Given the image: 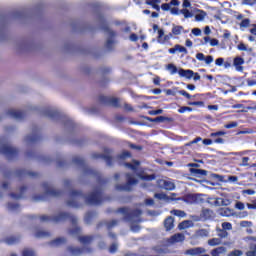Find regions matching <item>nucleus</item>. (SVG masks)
<instances>
[{"label":"nucleus","instance_id":"nucleus-6","mask_svg":"<svg viewBox=\"0 0 256 256\" xmlns=\"http://www.w3.org/2000/svg\"><path fill=\"white\" fill-rule=\"evenodd\" d=\"M127 183L124 185H116L117 191H131L133 185H137V179L131 174H126Z\"/></svg>","mask_w":256,"mask_h":256},{"label":"nucleus","instance_id":"nucleus-62","mask_svg":"<svg viewBox=\"0 0 256 256\" xmlns=\"http://www.w3.org/2000/svg\"><path fill=\"white\" fill-rule=\"evenodd\" d=\"M171 15H181V10L179 11V8H177L176 6H174L171 10H170Z\"/></svg>","mask_w":256,"mask_h":256},{"label":"nucleus","instance_id":"nucleus-55","mask_svg":"<svg viewBox=\"0 0 256 256\" xmlns=\"http://www.w3.org/2000/svg\"><path fill=\"white\" fill-rule=\"evenodd\" d=\"M23 191H25V187L21 188L20 194L12 193V194H10V196L12 197V199H21V197H23Z\"/></svg>","mask_w":256,"mask_h":256},{"label":"nucleus","instance_id":"nucleus-26","mask_svg":"<svg viewBox=\"0 0 256 256\" xmlns=\"http://www.w3.org/2000/svg\"><path fill=\"white\" fill-rule=\"evenodd\" d=\"M217 213L221 217H233V209L231 208H220Z\"/></svg>","mask_w":256,"mask_h":256},{"label":"nucleus","instance_id":"nucleus-8","mask_svg":"<svg viewBox=\"0 0 256 256\" xmlns=\"http://www.w3.org/2000/svg\"><path fill=\"white\" fill-rule=\"evenodd\" d=\"M0 153L5 155L8 159H11L14 155H17V149L7 143H2Z\"/></svg>","mask_w":256,"mask_h":256},{"label":"nucleus","instance_id":"nucleus-36","mask_svg":"<svg viewBox=\"0 0 256 256\" xmlns=\"http://www.w3.org/2000/svg\"><path fill=\"white\" fill-rule=\"evenodd\" d=\"M237 49H238V51H247V53L253 52V48L247 47V45H245V43H243V42H241L240 44L237 45Z\"/></svg>","mask_w":256,"mask_h":256},{"label":"nucleus","instance_id":"nucleus-20","mask_svg":"<svg viewBox=\"0 0 256 256\" xmlns=\"http://www.w3.org/2000/svg\"><path fill=\"white\" fill-rule=\"evenodd\" d=\"M159 185L166 191H173V189H175V183L171 180H161Z\"/></svg>","mask_w":256,"mask_h":256},{"label":"nucleus","instance_id":"nucleus-58","mask_svg":"<svg viewBox=\"0 0 256 256\" xmlns=\"http://www.w3.org/2000/svg\"><path fill=\"white\" fill-rule=\"evenodd\" d=\"M242 255H243V251L241 250H233L228 254V256H242Z\"/></svg>","mask_w":256,"mask_h":256},{"label":"nucleus","instance_id":"nucleus-37","mask_svg":"<svg viewBox=\"0 0 256 256\" xmlns=\"http://www.w3.org/2000/svg\"><path fill=\"white\" fill-rule=\"evenodd\" d=\"M5 243H7V245H15V243L19 242V237L16 236H10L8 238H6Z\"/></svg>","mask_w":256,"mask_h":256},{"label":"nucleus","instance_id":"nucleus-47","mask_svg":"<svg viewBox=\"0 0 256 256\" xmlns=\"http://www.w3.org/2000/svg\"><path fill=\"white\" fill-rule=\"evenodd\" d=\"M218 237L221 239H227L229 237V233L226 230L223 229H217Z\"/></svg>","mask_w":256,"mask_h":256},{"label":"nucleus","instance_id":"nucleus-21","mask_svg":"<svg viewBox=\"0 0 256 256\" xmlns=\"http://www.w3.org/2000/svg\"><path fill=\"white\" fill-rule=\"evenodd\" d=\"M178 75L179 77H184L185 79H193L195 72H193V70H185L183 68H179Z\"/></svg>","mask_w":256,"mask_h":256},{"label":"nucleus","instance_id":"nucleus-60","mask_svg":"<svg viewBox=\"0 0 256 256\" xmlns=\"http://www.w3.org/2000/svg\"><path fill=\"white\" fill-rule=\"evenodd\" d=\"M178 93H179V95H182V97H186V99H191V94H189L185 90H180V91H178Z\"/></svg>","mask_w":256,"mask_h":256},{"label":"nucleus","instance_id":"nucleus-61","mask_svg":"<svg viewBox=\"0 0 256 256\" xmlns=\"http://www.w3.org/2000/svg\"><path fill=\"white\" fill-rule=\"evenodd\" d=\"M131 157V153L129 151H124L122 154L119 155V159H127Z\"/></svg>","mask_w":256,"mask_h":256},{"label":"nucleus","instance_id":"nucleus-39","mask_svg":"<svg viewBox=\"0 0 256 256\" xmlns=\"http://www.w3.org/2000/svg\"><path fill=\"white\" fill-rule=\"evenodd\" d=\"M208 245L210 247H217V245H221V239L219 238H212L208 240Z\"/></svg>","mask_w":256,"mask_h":256},{"label":"nucleus","instance_id":"nucleus-1","mask_svg":"<svg viewBox=\"0 0 256 256\" xmlns=\"http://www.w3.org/2000/svg\"><path fill=\"white\" fill-rule=\"evenodd\" d=\"M70 218V221L72 222L73 229L70 230V235H79L81 233V228L77 226V217L71 216L70 214L67 213H59L56 216H47L43 215L40 217V221H53L54 223H59L61 221H65V219Z\"/></svg>","mask_w":256,"mask_h":256},{"label":"nucleus","instance_id":"nucleus-24","mask_svg":"<svg viewBox=\"0 0 256 256\" xmlns=\"http://www.w3.org/2000/svg\"><path fill=\"white\" fill-rule=\"evenodd\" d=\"M183 33H189V30H185L183 26L172 25V35H183Z\"/></svg>","mask_w":256,"mask_h":256},{"label":"nucleus","instance_id":"nucleus-38","mask_svg":"<svg viewBox=\"0 0 256 256\" xmlns=\"http://www.w3.org/2000/svg\"><path fill=\"white\" fill-rule=\"evenodd\" d=\"M65 238H57L55 240H53L50 245L52 247H59V245H63V243H65Z\"/></svg>","mask_w":256,"mask_h":256},{"label":"nucleus","instance_id":"nucleus-30","mask_svg":"<svg viewBox=\"0 0 256 256\" xmlns=\"http://www.w3.org/2000/svg\"><path fill=\"white\" fill-rule=\"evenodd\" d=\"M160 3L161 0H146L145 2L146 5H151L156 11H161V7L159 6Z\"/></svg>","mask_w":256,"mask_h":256},{"label":"nucleus","instance_id":"nucleus-14","mask_svg":"<svg viewBox=\"0 0 256 256\" xmlns=\"http://www.w3.org/2000/svg\"><path fill=\"white\" fill-rule=\"evenodd\" d=\"M43 187L46 195H51L52 197H59L61 195V192L53 188L49 183H44Z\"/></svg>","mask_w":256,"mask_h":256},{"label":"nucleus","instance_id":"nucleus-10","mask_svg":"<svg viewBox=\"0 0 256 256\" xmlns=\"http://www.w3.org/2000/svg\"><path fill=\"white\" fill-rule=\"evenodd\" d=\"M100 103L103 105H111L112 107H119V99L107 96H100Z\"/></svg>","mask_w":256,"mask_h":256},{"label":"nucleus","instance_id":"nucleus-19","mask_svg":"<svg viewBox=\"0 0 256 256\" xmlns=\"http://www.w3.org/2000/svg\"><path fill=\"white\" fill-rule=\"evenodd\" d=\"M168 53H170V55H175V53H184V55H187L188 51L187 48H185V46L176 44L173 48H170L168 50Z\"/></svg>","mask_w":256,"mask_h":256},{"label":"nucleus","instance_id":"nucleus-23","mask_svg":"<svg viewBox=\"0 0 256 256\" xmlns=\"http://www.w3.org/2000/svg\"><path fill=\"white\" fill-rule=\"evenodd\" d=\"M7 115H9V117H12V119H21L22 117H25V113L16 109L8 110Z\"/></svg>","mask_w":256,"mask_h":256},{"label":"nucleus","instance_id":"nucleus-52","mask_svg":"<svg viewBox=\"0 0 256 256\" xmlns=\"http://www.w3.org/2000/svg\"><path fill=\"white\" fill-rule=\"evenodd\" d=\"M250 24H251V20H249V18H246L241 21L240 27H243L244 29H246L247 27H249Z\"/></svg>","mask_w":256,"mask_h":256},{"label":"nucleus","instance_id":"nucleus-25","mask_svg":"<svg viewBox=\"0 0 256 256\" xmlns=\"http://www.w3.org/2000/svg\"><path fill=\"white\" fill-rule=\"evenodd\" d=\"M227 253V248L224 246L217 247L210 252V256H221Z\"/></svg>","mask_w":256,"mask_h":256},{"label":"nucleus","instance_id":"nucleus-27","mask_svg":"<svg viewBox=\"0 0 256 256\" xmlns=\"http://www.w3.org/2000/svg\"><path fill=\"white\" fill-rule=\"evenodd\" d=\"M174 223H175V219H173V217L169 216L168 218H166L164 221V227L166 231H171V229L175 227Z\"/></svg>","mask_w":256,"mask_h":256},{"label":"nucleus","instance_id":"nucleus-11","mask_svg":"<svg viewBox=\"0 0 256 256\" xmlns=\"http://www.w3.org/2000/svg\"><path fill=\"white\" fill-rule=\"evenodd\" d=\"M213 210L209 208H203L200 213V218L195 219V221H209V219H213Z\"/></svg>","mask_w":256,"mask_h":256},{"label":"nucleus","instance_id":"nucleus-48","mask_svg":"<svg viewBox=\"0 0 256 256\" xmlns=\"http://www.w3.org/2000/svg\"><path fill=\"white\" fill-rule=\"evenodd\" d=\"M241 5H246L247 7H255L256 0H241Z\"/></svg>","mask_w":256,"mask_h":256},{"label":"nucleus","instance_id":"nucleus-17","mask_svg":"<svg viewBox=\"0 0 256 256\" xmlns=\"http://www.w3.org/2000/svg\"><path fill=\"white\" fill-rule=\"evenodd\" d=\"M181 2L179 0H171L169 3H164L161 5L162 11H171L174 7H179Z\"/></svg>","mask_w":256,"mask_h":256},{"label":"nucleus","instance_id":"nucleus-50","mask_svg":"<svg viewBox=\"0 0 256 256\" xmlns=\"http://www.w3.org/2000/svg\"><path fill=\"white\" fill-rule=\"evenodd\" d=\"M73 163L76 165H85V160L82 157L76 156L73 159Z\"/></svg>","mask_w":256,"mask_h":256},{"label":"nucleus","instance_id":"nucleus-7","mask_svg":"<svg viewBox=\"0 0 256 256\" xmlns=\"http://www.w3.org/2000/svg\"><path fill=\"white\" fill-rule=\"evenodd\" d=\"M79 199H83V193L73 190L70 193V199L67 201V205L69 207H79V203L77 202Z\"/></svg>","mask_w":256,"mask_h":256},{"label":"nucleus","instance_id":"nucleus-3","mask_svg":"<svg viewBox=\"0 0 256 256\" xmlns=\"http://www.w3.org/2000/svg\"><path fill=\"white\" fill-rule=\"evenodd\" d=\"M84 199L88 205H101L103 203V192L101 188H96Z\"/></svg>","mask_w":256,"mask_h":256},{"label":"nucleus","instance_id":"nucleus-15","mask_svg":"<svg viewBox=\"0 0 256 256\" xmlns=\"http://www.w3.org/2000/svg\"><path fill=\"white\" fill-rule=\"evenodd\" d=\"M68 251L71 255H83V253H91V249L89 248H79L75 246L68 247Z\"/></svg>","mask_w":256,"mask_h":256},{"label":"nucleus","instance_id":"nucleus-16","mask_svg":"<svg viewBox=\"0 0 256 256\" xmlns=\"http://www.w3.org/2000/svg\"><path fill=\"white\" fill-rule=\"evenodd\" d=\"M104 31H106V34L108 35V37H110L107 39L106 47L107 49H111L113 47V43H115L112 38L115 37V32L111 30L109 27H105Z\"/></svg>","mask_w":256,"mask_h":256},{"label":"nucleus","instance_id":"nucleus-31","mask_svg":"<svg viewBox=\"0 0 256 256\" xmlns=\"http://www.w3.org/2000/svg\"><path fill=\"white\" fill-rule=\"evenodd\" d=\"M44 115L46 117H49L50 119H55V117H57V115H59V113L56 110L48 108V109L44 110Z\"/></svg>","mask_w":256,"mask_h":256},{"label":"nucleus","instance_id":"nucleus-44","mask_svg":"<svg viewBox=\"0 0 256 256\" xmlns=\"http://www.w3.org/2000/svg\"><path fill=\"white\" fill-rule=\"evenodd\" d=\"M22 256H37V255L35 254V250L31 248H25L22 251Z\"/></svg>","mask_w":256,"mask_h":256},{"label":"nucleus","instance_id":"nucleus-56","mask_svg":"<svg viewBox=\"0 0 256 256\" xmlns=\"http://www.w3.org/2000/svg\"><path fill=\"white\" fill-rule=\"evenodd\" d=\"M223 135H227V132L225 131L213 132L210 134V137H223Z\"/></svg>","mask_w":256,"mask_h":256},{"label":"nucleus","instance_id":"nucleus-42","mask_svg":"<svg viewBox=\"0 0 256 256\" xmlns=\"http://www.w3.org/2000/svg\"><path fill=\"white\" fill-rule=\"evenodd\" d=\"M180 14L183 15L185 19H190V17H193V13H191V11H189L187 8L180 10Z\"/></svg>","mask_w":256,"mask_h":256},{"label":"nucleus","instance_id":"nucleus-9","mask_svg":"<svg viewBox=\"0 0 256 256\" xmlns=\"http://www.w3.org/2000/svg\"><path fill=\"white\" fill-rule=\"evenodd\" d=\"M94 159H103L107 165H113V159L111 158V150L109 148L104 149V154L94 153L92 155Z\"/></svg>","mask_w":256,"mask_h":256},{"label":"nucleus","instance_id":"nucleus-29","mask_svg":"<svg viewBox=\"0 0 256 256\" xmlns=\"http://www.w3.org/2000/svg\"><path fill=\"white\" fill-rule=\"evenodd\" d=\"M209 233H210V231L208 229H199L195 232L194 237L196 239L209 237Z\"/></svg>","mask_w":256,"mask_h":256},{"label":"nucleus","instance_id":"nucleus-57","mask_svg":"<svg viewBox=\"0 0 256 256\" xmlns=\"http://www.w3.org/2000/svg\"><path fill=\"white\" fill-rule=\"evenodd\" d=\"M235 209H238V211H243L245 209V204L243 202H236Z\"/></svg>","mask_w":256,"mask_h":256},{"label":"nucleus","instance_id":"nucleus-59","mask_svg":"<svg viewBox=\"0 0 256 256\" xmlns=\"http://www.w3.org/2000/svg\"><path fill=\"white\" fill-rule=\"evenodd\" d=\"M203 61L206 63V65H211V63H213L214 61V58L211 55L205 56V59Z\"/></svg>","mask_w":256,"mask_h":256},{"label":"nucleus","instance_id":"nucleus-64","mask_svg":"<svg viewBox=\"0 0 256 256\" xmlns=\"http://www.w3.org/2000/svg\"><path fill=\"white\" fill-rule=\"evenodd\" d=\"M192 33L195 35V37H201V29L199 28H193Z\"/></svg>","mask_w":256,"mask_h":256},{"label":"nucleus","instance_id":"nucleus-45","mask_svg":"<svg viewBox=\"0 0 256 256\" xmlns=\"http://www.w3.org/2000/svg\"><path fill=\"white\" fill-rule=\"evenodd\" d=\"M20 206L16 202H10L8 203V211H19Z\"/></svg>","mask_w":256,"mask_h":256},{"label":"nucleus","instance_id":"nucleus-46","mask_svg":"<svg viewBox=\"0 0 256 256\" xmlns=\"http://www.w3.org/2000/svg\"><path fill=\"white\" fill-rule=\"evenodd\" d=\"M171 214L175 215L176 217H187V213H185L183 210H172Z\"/></svg>","mask_w":256,"mask_h":256},{"label":"nucleus","instance_id":"nucleus-54","mask_svg":"<svg viewBox=\"0 0 256 256\" xmlns=\"http://www.w3.org/2000/svg\"><path fill=\"white\" fill-rule=\"evenodd\" d=\"M249 161H251V158L243 157L242 158V163L240 164V167H249Z\"/></svg>","mask_w":256,"mask_h":256},{"label":"nucleus","instance_id":"nucleus-32","mask_svg":"<svg viewBox=\"0 0 256 256\" xmlns=\"http://www.w3.org/2000/svg\"><path fill=\"white\" fill-rule=\"evenodd\" d=\"M189 227H193V221L191 220H185L178 225V229H180V231L183 229H189Z\"/></svg>","mask_w":256,"mask_h":256},{"label":"nucleus","instance_id":"nucleus-28","mask_svg":"<svg viewBox=\"0 0 256 256\" xmlns=\"http://www.w3.org/2000/svg\"><path fill=\"white\" fill-rule=\"evenodd\" d=\"M190 173L194 175V177H206L207 171L203 169L190 168Z\"/></svg>","mask_w":256,"mask_h":256},{"label":"nucleus","instance_id":"nucleus-43","mask_svg":"<svg viewBox=\"0 0 256 256\" xmlns=\"http://www.w3.org/2000/svg\"><path fill=\"white\" fill-rule=\"evenodd\" d=\"M246 256H256V244H251L249 250L246 252Z\"/></svg>","mask_w":256,"mask_h":256},{"label":"nucleus","instance_id":"nucleus-40","mask_svg":"<svg viewBox=\"0 0 256 256\" xmlns=\"http://www.w3.org/2000/svg\"><path fill=\"white\" fill-rule=\"evenodd\" d=\"M34 235L38 239H41L43 237H49L50 234H49V232H47L45 230H38Z\"/></svg>","mask_w":256,"mask_h":256},{"label":"nucleus","instance_id":"nucleus-13","mask_svg":"<svg viewBox=\"0 0 256 256\" xmlns=\"http://www.w3.org/2000/svg\"><path fill=\"white\" fill-rule=\"evenodd\" d=\"M212 203L215 207H229V205H231V199H229V198H214Z\"/></svg>","mask_w":256,"mask_h":256},{"label":"nucleus","instance_id":"nucleus-33","mask_svg":"<svg viewBox=\"0 0 256 256\" xmlns=\"http://www.w3.org/2000/svg\"><path fill=\"white\" fill-rule=\"evenodd\" d=\"M207 17V12L203 10H198V14L195 15V21H205Z\"/></svg>","mask_w":256,"mask_h":256},{"label":"nucleus","instance_id":"nucleus-5","mask_svg":"<svg viewBox=\"0 0 256 256\" xmlns=\"http://www.w3.org/2000/svg\"><path fill=\"white\" fill-rule=\"evenodd\" d=\"M205 195L203 194H187L182 198V201L184 203H187L188 205H195V204H201L205 203Z\"/></svg>","mask_w":256,"mask_h":256},{"label":"nucleus","instance_id":"nucleus-34","mask_svg":"<svg viewBox=\"0 0 256 256\" xmlns=\"http://www.w3.org/2000/svg\"><path fill=\"white\" fill-rule=\"evenodd\" d=\"M78 241H80L82 245H89V243L93 241V238L91 236H79Z\"/></svg>","mask_w":256,"mask_h":256},{"label":"nucleus","instance_id":"nucleus-2","mask_svg":"<svg viewBox=\"0 0 256 256\" xmlns=\"http://www.w3.org/2000/svg\"><path fill=\"white\" fill-rule=\"evenodd\" d=\"M118 213H122L123 215H126L124 217L125 221H129L131 224V231L134 233H137L139 231L140 227L138 224L133 223H141V210L136 209L134 211H130L129 208H120L118 210Z\"/></svg>","mask_w":256,"mask_h":256},{"label":"nucleus","instance_id":"nucleus-63","mask_svg":"<svg viewBox=\"0 0 256 256\" xmlns=\"http://www.w3.org/2000/svg\"><path fill=\"white\" fill-rule=\"evenodd\" d=\"M148 113H149V115H153V116H155V115H161V114L163 113V109L151 110V111H149Z\"/></svg>","mask_w":256,"mask_h":256},{"label":"nucleus","instance_id":"nucleus-41","mask_svg":"<svg viewBox=\"0 0 256 256\" xmlns=\"http://www.w3.org/2000/svg\"><path fill=\"white\" fill-rule=\"evenodd\" d=\"M154 197L160 201H169L170 199L165 193H156L154 194Z\"/></svg>","mask_w":256,"mask_h":256},{"label":"nucleus","instance_id":"nucleus-18","mask_svg":"<svg viewBox=\"0 0 256 256\" xmlns=\"http://www.w3.org/2000/svg\"><path fill=\"white\" fill-rule=\"evenodd\" d=\"M203 253H207V250L203 247H196V248H191L185 251V255H203Z\"/></svg>","mask_w":256,"mask_h":256},{"label":"nucleus","instance_id":"nucleus-4","mask_svg":"<svg viewBox=\"0 0 256 256\" xmlns=\"http://www.w3.org/2000/svg\"><path fill=\"white\" fill-rule=\"evenodd\" d=\"M139 165H141V162L137 160H133L132 163H125L124 166L127 167L128 169H131L139 179H142L143 181H153L155 179V176L153 175H145L141 174L139 171Z\"/></svg>","mask_w":256,"mask_h":256},{"label":"nucleus","instance_id":"nucleus-12","mask_svg":"<svg viewBox=\"0 0 256 256\" xmlns=\"http://www.w3.org/2000/svg\"><path fill=\"white\" fill-rule=\"evenodd\" d=\"M243 65H245V59L241 56H236L233 60V66L238 73H243Z\"/></svg>","mask_w":256,"mask_h":256},{"label":"nucleus","instance_id":"nucleus-51","mask_svg":"<svg viewBox=\"0 0 256 256\" xmlns=\"http://www.w3.org/2000/svg\"><path fill=\"white\" fill-rule=\"evenodd\" d=\"M222 229L224 231H231V229H233V225L230 222H223Z\"/></svg>","mask_w":256,"mask_h":256},{"label":"nucleus","instance_id":"nucleus-53","mask_svg":"<svg viewBox=\"0 0 256 256\" xmlns=\"http://www.w3.org/2000/svg\"><path fill=\"white\" fill-rule=\"evenodd\" d=\"M187 111L191 112L193 111V108L189 106H182L178 109V113H187Z\"/></svg>","mask_w":256,"mask_h":256},{"label":"nucleus","instance_id":"nucleus-49","mask_svg":"<svg viewBox=\"0 0 256 256\" xmlns=\"http://www.w3.org/2000/svg\"><path fill=\"white\" fill-rule=\"evenodd\" d=\"M148 121H151L152 123H157V122L163 123V121H167V118L164 117V116H158V117H156L154 119L150 118V119H148Z\"/></svg>","mask_w":256,"mask_h":256},{"label":"nucleus","instance_id":"nucleus-22","mask_svg":"<svg viewBox=\"0 0 256 256\" xmlns=\"http://www.w3.org/2000/svg\"><path fill=\"white\" fill-rule=\"evenodd\" d=\"M183 241H185V234L177 233L171 236V238L168 240V243H183Z\"/></svg>","mask_w":256,"mask_h":256},{"label":"nucleus","instance_id":"nucleus-35","mask_svg":"<svg viewBox=\"0 0 256 256\" xmlns=\"http://www.w3.org/2000/svg\"><path fill=\"white\" fill-rule=\"evenodd\" d=\"M167 71H169L170 75H175L176 73H179V69L175 64H168L166 66Z\"/></svg>","mask_w":256,"mask_h":256}]
</instances>
